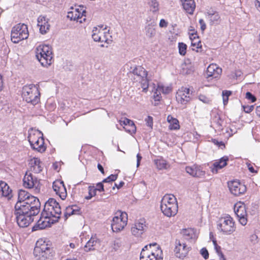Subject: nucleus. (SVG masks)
Listing matches in <instances>:
<instances>
[{
	"label": "nucleus",
	"mask_w": 260,
	"mask_h": 260,
	"mask_svg": "<svg viewBox=\"0 0 260 260\" xmlns=\"http://www.w3.org/2000/svg\"><path fill=\"white\" fill-rule=\"evenodd\" d=\"M140 260H162V252L156 243L145 246L140 254Z\"/></svg>",
	"instance_id": "f03ea898"
},
{
	"label": "nucleus",
	"mask_w": 260,
	"mask_h": 260,
	"mask_svg": "<svg viewBox=\"0 0 260 260\" xmlns=\"http://www.w3.org/2000/svg\"><path fill=\"white\" fill-rule=\"evenodd\" d=\"M190 90L186 87H182L176 93V100L182 105L187 104L190 100Z\"/></svg>",
	"instance_id": "ddd939ff"
},
{
	"label": "nucleus",
	"mask_w": 260,
	"mask_h": 260,
	"mask_svg": "<svg viewBox=\"0 0 260 260\" xmlns=\"http://www.w3.org/2000/svg\"><path fill=\"white\" fill-rule=\"evenodd\" d=\"M21 206L15 207L14 214L18 225L21 228L28 226L34 220V216L22 209Z\"/></svg>",
	"instance_id": "423d86ee"
},
{
	"label": "nucleus",
	"mask_w": 260,
	"mask_h": 260,
	"mask_svg": "<svg viewBox=\"0 0 260 260\" xmlns=\"http://www.w3.org/2000/svg\"><path fill=\"white\" fill-rule=\"evenodd\" d=\"M146 124L151 129L153 127V117L150 116H148L145 119Z\"/></svg>",
	"instance_id": "09e8293b"
},
{
	"label": "nucleus",
	"mask_w": 260,
	"mask_h": 260,
	"mask_svg": "<svg viewBox=\"0 0 260 260\" xmlns=\"http://www.w3.org/2000/svg\"><path fill=\"white\" fill-rule=\"evenodd\" d=\"M217 229L224 235H231L236 230L235 222L230 216L222 217L217 221Z\"/></svg>",
	"instance_id": "6e6552de"
},
{
	"label": "nucleus",
	"mask_w": 260,
	"mask_h": 260,
	"mask_svg": "<svg viewBox=\"0 0 260 260\" xmlns=\"http://www.w3.org/2000/svg\"><path fill=\"white\" fill-rule=\"evenodd\" d=\"M254 4L257 10L260 12V0H256Z\"/></svg>",
	"instance_id": "69168bd1"
},
{
	"label": "nucleus",
	"mask_w": 260,
	"mask_h": 260,
	"mask_svg": "<svg viewBox=\"0 0 260 260\" xmlns=\"http://www.w3.org/2000/svg\"><path fill=\"white\" fill-rule=\"evenodd\" d=\"M153 99L155 101H159L161 99L160 94L159 92H158L157 90L154 92L153 95Z\"/></svg>",
	"instance_id": "4d7b16f0"
},
{
	"label": "nucleus",
	"mask_w": 260,
	"mask_h": 260,
	"mask_svg": "<svg viewBox=\"0 0 260 260\" xmlns=\"http://www.w3.org/2000/svg\"><path fill=\"white\" fill-rule=\"evenodd\" d=\"M32 196H33L24 190H19L18 194V201L16 203L15 207H17V206L19 207L20 204L24 205L25 204L24 203L27 202L26 200L28 199H30V197Z\"/></svg>",
	"instance_id": "5701e85b"
},
{
	"label": "nucleus",
	"mask_w": 260,
	"mask_h": 260,
	"mask_svg": "<svg viewBox=\"0 0 260 260\" xmlns=\"http://www.w3.org/2000/svg\"><path fill=\"white\" fill-rule=\"evenodd\" d=\"M34 255L37 260H46L53 256V250L42 239L38 240L34 250Z\"/></svg>",
	"instance_id": "20e7f679"
},
{
	"label": "nucleus",
	"mask_w": 260,
	"mask_h": 260,
	"mask_svg": "<svg viewBox=\"0 0 260 260\" xmlns=\"http://www.w3.org/2000/svg\"><path fill=\"white\" fill-rule=\"evenodd\" d=\"M52 219L51 218H45L42 215L40 219L38 220L37 224L32 228V231H36L38 229L42 230L46 227L50 225Z\"/></svg>",
	"instance_id": "393cba45"
},
{
	"label": "nucleus",
	"mask_w": 260,
	"mask_h": 260,
	"mask_svg": "<svg viewBox=\"0 0 260 260\" xmlns=\"http://www.w3.org/2000/svg\"><path fill=\"white\" fill-rule=\"evenodd\" d=\"M120 123L121 125L124 124L125 125L129 126L131 127V129L128 130V131L132 134L136 133V126L132 120L125 118L123 120H120Z\"/></svg>",
	"instance_id": "72a5a7b5"
},
{
	"label": "nucleus",
	"mask_w": 260,
	"mask_h": 260,
	"mask_svg": "<svg viewBox=\"0 0 260 260\" xmlns=\"http://www.w3.org/2000/svg\"><path fill=\"white\" fill-rule=\"evenodd\" d=\"M98 241V239L96 237H91L84 246L85 251L88 252L94 250L95 249L94 247Z\"/></svg>",
	"instance_id": "473e14b6"
},
{
	"label": "nucleus",
	"mask_w": 260,
	"mask_h": 260,
	"mask_svg": "<svg viewBox=\"0 0 260 260\" xmlns=\"http://www.w3.org/2000/svg\"><path fill=\"white\" fill-rule=\"evenodd\" d=\"M244 111L249 113L251 112L254 109V106H243Z\"/></svg>",
	"instance_id": "6e6d98bb"
},
{
	"label": "nucleus",
	"mask_w": 260,
	"mask_h": 260,
	"mask_svg": "<svg viewBox=\"0 0 260 260\" xmlns=\"http://www.w3.org/2000/svg\"><path fill=\"white\" fill-rule=\"evenodd\" d=\"M36 56L43 67H47L52 63V50L48 45H40L36 49Z\"/></svg>",
	"instance_id": "39448f33"
},
{
	"label": "nucleus",
	"mask_w": 260,
	"mask_h": 260,
	"mask_svg": "<svg viewBox=\"0 0 260 260\" xmlns=\"http://www.w3.org/2000/svg\"><path fill=\"white\" fill-rule=\"evenodd\" d=\"M199 23L201 25V29L202 31H204L206 28V25L203 19H201L199 20Z\"/></svg>",
	"instance_id": "13d9d810"
},
{
	"label": "nucleus",
	"mask_w": 260,
	"mask_h": 260,
	"mask_svg": "<svg viewBox=\"0 0 260 260\" xmlns=\"http://www.w3.org/2000/svg\"><path fill=\"white\" fill-rule=\"evenodd\" d=\"M179 53L181 55H185L186 53L187 45L183 43L178 44Z\"/></svg>",
	"instance_id": "37998d69"
},
{
	"label": "nucleus",
	"mask_w": 260,
	"mask_h": 260,
	"mask_svg": "<svg viewBox=\"0 0 260 260\" xmlns=\"http://www.w3.org/2000/svg\"><path fill=\"white\" fill-rule=\"evenodd\" d=\"M98 170L103 174H104L105 172H104V168L100 164H98Z\"/></svg>",
	"instance_id": "338daca9"
},
{
	"label": "nucleus",
	"mask_w": 260,
	"mask_h": 260,
	"mask_svg": "<svg viewBox=\"0 0 260 260\" xmlns=\"http://www.w3.org/2000/svg\"><path fill=\"white\" fill-rule=\"evenodd\" d=\"M190 39L191 40V46L196 47L195 48H192V50H195L196 49V51H198V49L202 47L201 41H199L198 39H196L195 37H193V39L190 37Z\"/></svg>",
	"instance_id": "58836bf2"
},
{
	"label": "nucleus",
	"mask_w": 260,
	"mask_h": 260,
	"mask_svg": "<svg viewBox=\"0 0 260 260\" xmlns=\"http://www.w3.org/2000/svg\"><path fill=\"white\" fill-rule=\"evenodd\" d=\"M177 199L173 194H166L162 198L160 202V206H168L172 203L177 202Z\"/></svg>",
	"instance_id": "7c9ffc66"
},
{
	"label": "nucleus",
	"mask_w": 260,
	"mask_h": 260,
	"mask_svg": "<svg viewBox=\"0 0 260 260\" xmlns=\"http://www.w3.org/2000/svg\"><path fill=\"white\" fill-rule=\"evenodd\" d=\"M183 9L188 13L192 14L196 7L194 0H180Z\"/></svg>",
	"instance_id": "c85d7f7f"
},
{
	"label": "nucleus",
	"mask_w": 260,
	"mask_h": 260,
	"mask_svg": "<svg viewBox=\"0 0 260 260\" xmlns=\"http://www.w3.org/2000/svg\"><path fill=\"white\" fill-rule=\"evenodd\" d=\"M181 234L183 238L187 240H196L198 238V235L196 230L193 229H185L181 231Z\"/></svg>",
	"instance_id": "bb28decb"
},
{
	"label": "nucleus",
	"mask_w": 260,
	"mask_h": 260,
	"mask_svg": "<svg viewBox=\"0 0 260 260\" xmlns=\"http://www.w3.org/2000/svg\"><path fill=\"white\" fill-rule=\"evenodd\" d=\"M27 202L24 203V205L20 204L21 208L29 212L30 215L34 216L38 215L40 211L41 203L38 198L32 196L30 199L26 200Z\"/></svg>",
	"instance_id": "1a4fd4ad"
},
{
	"label": "nucleus",
	"mask_w": 260,
	"mask_h": 260,
	"mask_svg": "<svg viewBox=\"0 0 260 260\" xmlns=\"http://www.w3.org/2000/svg\"><path fill=\"white\" fill-rule=\"evenodd\" d=\"M175 245L174 252L176 256L183 259L188 254L190 247L187 246V245L181 240H176Z\"/></svg>",
	"instance_id": "f8f14e48"
},
{
	"label": "nucleus",
	"mask_w": 260,
	"mask_h": 260,
	"mask_svg": "<svg viewBox=\"0 0 260 260\" xmlns=\"http://www.w3.org/2000/svg\"><path fill=\"white\" fill-rule=\"evenodd\" d=\"M170 118H171L172 121L169 126L170 129L174 130L178 129L180 127L179 121L176 118H174L173 117H170Z\"/></svg>",
	"instance_id": "79ce46f5"
},
{
	"label": "nucleus",
	"mask_w": 260,
	"mask_h": 260,
	"mask_svg": "<svg viewBox=\"0 0 260 260\" xmlns=\"http://www.w3.org/2000/svg\"><path fill=\"white\" fill-rule=\"evenodd\" d=\"M30 170L35 173H39L42 170V167L41 165L40 159L38 158L34 157L30 161Z\"/></svg>",
	"instance_id": "cd10ccee"
},
{
	"label": "nucleus",
	"mask_w": 260,
	"mask_h": 260,
	"mask_svg": "<svg viewBox=\"0 0 260 260\" xmlns=\"http://www.w3.org/2000/svg\"><path fill=\"white\" fill-rule=\"evenodd\" d=\"M232 94V91L229 90H223L222 91L223 103L224 105L227 104L229 100V96Z\"/></svg>",
	"instance_id": "c03bdc74"
},
{
	"label": "nucleus",
	"mask_w": 260,
	"mask_h": 260,
	"mask_svg": "<svg viewBox=\"0 0 260 260\" xmlns=\"http://www.w3.org/2000/svg\"><path fill=\"white\" fill-rule=\"evenodd\" d=\"M229 160V157L224 156L221 157L218 161L214 162L210 167L211 171L213 174H217L218 171L227 165V161Z\"/></svg>",
	"instance_id": "412c9836"
},
{
	"label": "nucleus",
	"mask_w": 260,
	"mask_h": 260,
	"mask_svg": "<svg viewBox=\"0 0 260 260\" xmlns=\"http://www.w3.org/2000/svg\"><path fill=\"white\" fill-rule=\"evenodd\" d=\"M37 133L38 134V135H37L34 132L29 133L27 139L30 145L33 143H36L37 142L36 141L37 140V139H39V138L42 137L39 136V134L40 133V132H37Z\"/></svg>",
	"instance_id": "f704fd0d"
},
{
	"label": "nucleus",
	"mask_w": 260,
	"mask_h": 260,
	"mask_svg": "<svg viewBox=\"0 0 260 260\" xmlns=\"http://www.w3.org/2000/svg\"><path fill=\"white\" fill-rule=\"evenodd\" d=\"M155 164L157 168L159 170L167 168V161L162 159H158L155 160Z\"/></svg>",
	"instance_id": "4c0bfd02"
},
{
	"label": "nucleus",
	"mask_w": 260,
	"mask_h": 260,
	"mask_svg": "<svg viewBox=\"0 0 260 260\" xmlns=\"http://www.w3.org/2000/svg\"><path fill=\"white\" fill-rule=\"evenodd\" d=\"M100 32L99 31L98 33L93 32L92 35V38L95 42H107L108 40H102L101 36L100 35Z\"/></svg>",
	"instance_id": "a18cd8bd"
},
{
	"label": "nucleus",
	"mask_w": 260,
	"mask_h": 260,
	"mask_svg": "<svg viewBox=\"0 0 260 260\" xmlns=\"http://www.w3.org/2000/svg\"><path fill=\"white\" fill-rule=\"evenodd\" d=\"M229 188L231 192L235 196L243 194L246 191V186L236 181H233L229 183Z\"/></svg>",
	"instance_id": "4468645a"
},
{
	"label": "nucleus",
	"mask_w": 260,
	"mask_h": 260,
	"mask_svg": "<svg viewBox=\"0 0 260 260\" xmlns=\"http://www.w3.org/2000/svg\"><path fill=\"white\" fill-rule=\"evenodd\" d=\"M0 196L10 199L12 197V190L4 181H0Z\"/></svg>",
	"instance_id": "b1692460"
},
{
	"label": "nucleus",
	"mask_w": 260,
	"mask_h": 260,
	"mask_svg": "<svg viewBox=\"0 0 260 260\" xmlns=\"http://www.w3.org/2000/svg\"><path fill=\"white\" fill-rule=\"evenodd\" d=\"M248 168L249 171L251 173H256V171H255L254 168L252 166H251L250 164L248 165Z\"/></svg>",
	"instance_id": "774afa93"
},
{
	"label": "nucleus",
	"mask_w": 260,
	"mask_h": 260,
	"mask_svg": "<svg viewBox=\"0 0 260 260\" xmlns=\"http://www.w3.org/2000/svg\"><path fill=\"white\" fill-rule=\"evenodd\" d=\"M38 26L40 27V32L43 35L46 34L50 28V25L44 16H40L38 17Z\"/></svg>",
	"instance_id": "4be33fe9"
},
{
	"label": "nucleus",
	"mask_w": 260,
	"mask_h": 260,
	"mask_svg": "<svg viewBox=\"0 0 260 260\" xmlns=\"http://www.w3.org/2000/svg\"><path fill=\"white\" fill-rule=\"evenodd\" d=\"M199 99L200 101L205 104H209L211 102L209 98L203 94H200L199 95Z\"/></svg>",
	"instance_id": "8fccbe9b"
},
{
	"label": "nucleus",
	"mask_w": 260,
	"mask_h": 260,
	"mask_svg": "<svg viewBox=\"0 0 260 260\" xmlns=\"http://www.w3.org/2000/svg\"><path fill=\"white\" fill-rule=\"evenodd\" d=\"M234 212L237 215L239 222L242 225H245L247 222V212L244 205L238 206L237 204L235 205Z\"/></svg>",
	"instance_id": "2eb2a0df"
},
{
	"label": "nucleus",
	"mask_w": 260,
	"mask_h": 260,
	"mask_svg": "<svg viewBox=\"0 0 260 260\" xmlns=\"http://www.w3.org/2000/svg\"><path fill=\"white\" fill-rule=\"evenodd\" d=\"M117 176H118L117 175L111 174V175L108 176L107 178L104 179L103 180V182L109 183V182L114 181L115 180H116L117 179Z\"/></svg>",
	"instance_id": "49530a36"
},
{
	"label": "nucleus",
	"mask_w": 260,
	"mask_h": 260,
	"mask_svg": "<svg viewBox=\"0 0 260 260\" xmlns=\"http://www.w3.org/2000/svg\"><path fill=\"white\" fill-rule=\"evenodd\" d=\"M145 223V221L144 219H140L136 222L135 224L131 228L132 234L137 237H140L146 230V226Z\"/></svg>",
	"instance_id": "dca6fc26"
},
{
	"label": "nucleus",
	"mask_w": 260,
	"mask_h": 260,
	"mask_svg": "<svg viewBox=\"0 0 260 260\" xmlns=\"http://www.w3.org/2000/svg\"><path fill=\"white\" fill-rule=\"evenodd\" d=\"M22 98L23 100L27 103H30L33 106L36 105L40 101L39 86L30 84L23 86Z\"/></svg>",
	"instance_id": "7ed1b4c3"
},
{
	"label": "nucleus",
	"mask_w": 260,
	"mask_h": 260,
	"mask_svg": "<svg viewBox=\"0 0 260 260\" xmlns=\"http://www.w3.org/2000/svg\"><path fill=\"white\" fill-rule=\"evenodd\" d=\"M185 170L187 173L194 177L202 178L205 175V172L203 170V168L197 165L187 166L185 168Z\"/></svg>",
	"instance_id": "6ab92c4d"
},
{
	"label": "nucleus",
	"mask_w": 260,
	"mask_h": 260,
	"mask_svg": "<svg viewBox=\"0 0 260 260\" xmlns=\"http://www.w3.org/2000/svg\"><path fill=\"white\" fill-rule=\"evenodd\" d=\"M121 246V244L119 241L116 240L114 241L113 248L116 251Z\"/></svg>",
	"instance_id": "bf43d9fd"
},
{
	"label": "nucleus",
	"mask_w": 260,
	"mask_h": 260,
	"mask_svg": "<svg viewBox=\"0 0 260 260\" xmlns=\"http://www.w3.org/2000/svg\"><path fill=\"white\" fill-rule=\"evenodd\" d=\"M207 17L211 25L218 24L220 21V16L218 13L213 10H209L207 12Z\"/></svg>",
	"instance_id": "c756f323"
},
{
	"label": "nucleus",
	"mask_w": 260,
	"mask_h": 260,
	"mask_svg": "<svg viewBox=\"0 0 260 260\" xmlns=\"http://www.w3.org/2000/svg\"><path fill=\"white\" fill-rule=\"evenodd\" d=\"M168 25V22L164 19H161L159 22V26L160 27H166Z\"/></svg>",
	"instance_id": "680f3d73"
},
{
	"label": "nucleus",
	"mask_w": 260,
	"mask_h": 260,
	"mask_svg": "<svg viewBox=\"0 0 260 260\" xmlns=\"http://www.w3.org/2000/svg\"><path fill=\"white\" fill-rule=\"evenodd\" d=\"M28 36L27 26L24 23L17 24L11 30V39L14 43L27 39Z\"/></svg>",
	"instance_id": "0eeeda50"
},
{
	"label": "nucleus",
	"mask_w": 260,
	"mask_h": 260,
	"mask_svg": "<svg viewBox=\"0 0 260 260\" xmlns=\"http://www.w3.org/2000/svg\"><path fill=\"white\" fill-rule=\"evenodd\" d=\"M74 214V206H69L67 207L64 212V219L66 220L69 216Z\"/></svg>",
	"instance_id": "a19ab883"
},
{
	"label": "nucleus",
	"mask_w": 260,
	"mask_h": 260,
	"mask_svg": "<svg viewBox=\"0 0 260 260\" xmlns=\"http://www.w3.org/2000/svg\"><path fill=\"white\" fill-rule=\"evenodd\" d=\"M222 72V69L217 66L216 64H210L207 69V77H212V78L217 79L219 77Z\"/></svg>",
	"instance_id": "aec40b11"
},
{
	"label": "nucleus",
	"mask_w": 260,
	"mask_h": 260,
	"mask_svg": "<svg viewBox=\"0 0 260 260\" xmlns=\"http://www.w3.org/2000/svg\"><path fill=\"white\" fill-rule=\"evenodd\" d=\"M117 215L113 218L111 228L114 232H119L122 230L127 222V215L126 212L119 211Z\"/></svg>",
	"instance_id": "9d476101"
},
{
	"label": "nucleus",
	"mask_w": 260,
	"mask_h": 260,
	"mask_svg": "<svg viewBox=\"0 0 260 260\" xmlns=\"http://www.w3.org/2000/svg\"><path fill=\"white\" fill-rule=\"evenodd\" d=\"M146 35L148 37L152 38L155 35V29L153 25H148L145 27Z\"/></svg>",
	"instance_id": "c9c22d12"
},
{
	"label": "nucleus",
	"mask_w": 260,
	"mask_h": 260,
	"mask_svg": "<svg viewBox=\"0 0 260 260\" xmlns=\"http://www.w3.org/2000/svg\"><path fill=\"white\" fill-rule=\"evenodd\" d=\"M200 253L205 259L209 258V252L206 248H202L200 251Z\"/></svg>",
	"instance_id": "3c124183"
},
{
	"label": "nucleus",
	"mask_w": 260,
	"mask_h": 260,
	"mask_svg": "<svg viewBox=\"0 0 260 260\" xmlns=\"http://www.w3.org/2000/svg\"><path fill=\"white\" fill-rule=\"evenodd\" d=\"M88 195L85 197L86 200H90L92 197H94L96 195V191L95 187L94 186H89L88 187Z\"/></svg>",
	"instance_id": "ea45409f"
},
{
	"label": "nucleus",
	"mask_w": 260,
	"mask_h": 260,
	"mask_svg": "<svg viewBox=\"0 0 260 260\" xmlns=\"http://www.w3.org/2000/svg\"><path fill=\"white\" fill-rule=\"evenodd\" d=\"M246 98L250 100L252 103L256 101V97L250 92H247L246 93Z\"/></svg>",
	"instance_id": "603ef678"
},
{
	"label": "nucleus",
	"mask_w": 260,
	"mask_h": 260,
	"mask_svg": "<svg viewBox=\"0 0 260 260\" xmlns=\"http://www.w3.org/2000/svg\"><path fill=\"white\" fill-rule=\"evenodd\" d=\"M137 81H139V82L141 83V86L143 89V91L146 92L148 90V88L149 86L148 80L147 78V77L140 79H137Z\"/></svg>",
	"instance_id": "e433bc0d"
},
{
	"label": "nucleus",
	"mask_w": 260,
	"mask_h": 260,
	"mask_svg": "<svg viewBox=\"0 0 260 260\" xmlns=\"http://www.w3.org/2000/svg\"><path fill=\"white\" fill-rule=\"evenodd\" d=\"M161 89H162V92L165 94H167V93H169L170 92H171V88L169 87H167L166 88H165V89H164V88H162Z\"/></svg>",
	"instance_id": "0e129e2a"
},
{
	"label": "nucleus",
	"mask_w": 260,
	"mask_h": 260,
	"mask_svg": "<svg viewBox=\"0 0 260 260\" xmlns=\"http://www.w3.org/2000/svg\"><path fill=\"white\" fill-rule=\"evenodd\" d=\"M77 14H76L75 16H73V12H69L68 13V18H70V19L71 20H72V19H73L74 20H75L76 19L78 20L79 17V16H77Z\"/></svg>",
	"instance_id": "052dcab7"
},
{
	"label": "nucleus",
	"mask_w": 260,
	"mask_h": 260,
	"mask_svg": "<svg viewBox=\"0 0 260 260\" xmlns=\"http://www.w3.org/2000/svg\"><path fill=\"white\" fill-rule=\"evenodd\" d=\"M103 183L104 182H103V181H102V182H99L96 184V187L95 188L96 192V191H105Z\"/></svg>",
	"instance_id": "864d4df0"
},
{
	"label": "nucleus",
	"mask_w": 260,
	"mask_h": 260,
	"mask_svg": "<svg viewBox=\"0 0 260 260\" xmlns=\"http://www.w3.org/2000/svg\"><path fill=\"white\" fill-rule=\"evenodd\" d=\"M158 3L156 0H152L151 2L150 7L153 12H156L158 10Z\"/></svg>",
	"instance_id": "de8ad7c7"
},
{
	"label": "nucleus",
	"mask_w": 260,
	"mask_h": 260,
	"mask_svg": "<svg viewBox=\"0 0 260 260\" xmlns=\"http://www.w3.org/2000/svg\"><path fill=\"white\" fill-rule=\"evenodd\" d=\"M37 142L30 144L31 148L39 152L43 153L46 151V147L44 145V139L42 136L39 139H37Z\"/></svg>",
	"instance_id": "a878e982"
},
{
	"label": "nucleus",
	"mask_w": 260,
	"mask_h": 260,
	"mask_svg": "<svg viewBox=\"0 0 260 260\" xmlns=\"http://www.w3.org/2000/svg\"><path fill=\"white\" fill-rule=\"evenodd\" d=\"M213 143L215 144L216 145L218 146L219 147H223V148L225 147L224 143L222 141H218L216 139H212Z\"/></svg>",
	"instance_id": "5fc2aeb1"
},
{
	"label": "nucleus",
	"mask_w": 260,
	"mask_h": 260,
	"mask_svg": "<svg viewBox=\"0 0 260 260\" xmlns=\"http://www.w3.org/2000/svg\"><path fill=\"white\" fill-rule=\"evenodd\" d=\"M160 209L163 214L169 217L174 216L178 212V206L177 202L172 203L168 206H160Z\"/></svg>",
	"instance_id": "f3484780"
},
{
	"label": "nucleus",
	"mask_w": 260,
	"mask_h": 260,
	"mask_svg": "<svg viewBox=\"0 0 260 260\" xmlns=\"http://www.w3.org/2000/svg\"><path fill=\"white\" fill-rule=\"evenodd\" d=\"M132 73L137 76L138 79L145 78L147 76V73L144 68L141 66L136 67L132 71Z\"/></svg>",
	"instance_id": "2f4dec72"
},
{
	"label": "nucleus",
	"mask_w": 260,
	"mask_h": 260,
	"mask_svg": "<svg viewBox=\"0 0 260 260\" xmlns=\"http://www.w3.org/2000/svg\"><path fill=\"white\" fill-rule=\"evenodd\" d=\"M61 213V210L59 203L54 199L50 198L45 203L42 216L45 218H54L51 221V223H54L60 218Z\"/></svg>",
	"instance_id": "f257e3e1"
},
{
	"label": "nucleus",
	"mask_w": 260,
	"mask_h": 260,
	"mask_svg": "<svg viewBox=\"0 0 260 260\" xmlns=\"http://www.w3.org/2000/svg\"><path fill=\"white\" fill-rule=\"evenodd\" d=\"M23 186L28 188H35L36 192H39L41 189V184L37 178L29 173H26L23 179Z\"/></svg>",
	"instance_id": "9b49d317"
},
{
	"label": "nucleus",
	"mask_w": 260,
	"mask_h": 260,
	"mask_svg": "<svg viewBox=\"0 0 260 260\" xmlns=\"http://www.w3.org/2000/svg\"><path fill=\"white\" fill-rule=\"evenodd\" d=\"M52 188L56 194L58 195L62 200H64L67 192L63 181H55L53 183Z\"/></svg>",
	"instance_id": "a211bd4d"
},
{
	"label": "nucleus",
	"mask_w": 260,
	"mask_h": 260,
	"mask_svg": "<svg viewBox=\"0 0 260 260\" xmlns=\"http://www.w3.org/2000/svg\"><path fill=\"white\" fill-rule=\"evenodd\" d=\"M124 184V182L123 181H121L119 184H116V183H115L114 184V186L113 187V189H115V187H116L118 189H119L121 187H122L123 186V185Z\"/></svg>",
	"instance_id": "e2e57ef3"
}]
</instances>
